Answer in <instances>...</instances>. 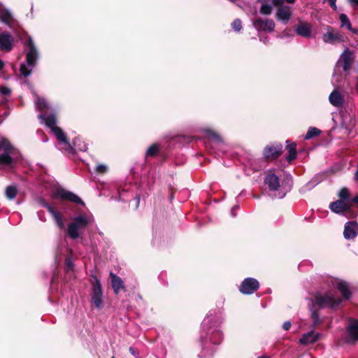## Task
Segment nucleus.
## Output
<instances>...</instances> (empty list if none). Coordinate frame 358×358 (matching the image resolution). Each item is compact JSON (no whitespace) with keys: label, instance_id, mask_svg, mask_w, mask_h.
Returning <instances> with one entry per match:
<instances>
[{"label":"nucleus","instance_id":"nucleus-1","mask_svg":"<svg viewBox=\"0 0 358 358\" xmlns=\"http://www.w3.org/2000/svg\"><path fill=\"white\" fill-rule=\"evenodd\" d=\"M38 118L41 120V123H44L51 129V131L57 138L59 150L69 155H73L76 151H87V144L79 137L74 138L73 145L70 143L64 131L60 127L57 126L55 114H50L47 115L45 114L41 113L38 115Z\"/></svg>","mask_w":358,"mask_h":358},{"label":"nucleus","instance_id":"nucleus-2","mask_svg":"<svg viewBox=\"0 0 358 358\" xmlns=\"http://www.w3.org/2000/svg\"><path fill=\"white\" fill-rule=\"evenodd\" d=\"M222 320L221 314L213 310L209 312L201 323L202 334L205 336L210 334L209 339L214 345L220 344L222 340V334L218 329Z\"/></svg>","mask_w":358,"mask_h":358},{"label":"nucleus","instance_id":"nucleus-3","mask_svg":"<svg viewBox=\"0 0 358 358\" xmlns=\"http://www.w3.org/2000/svg\"><path fill=\"white\" fill-rule=\"evenodd\" d=\"M28 48L26 55V62L20 66V73L24 77H28L31 74L33 68L36 64L38 58V52L37 48L31 36H28L27 42L24 43Z\"/></svg>","mask_w":358,"mask_h":358},{"label":"nucleus","instance_id":"nucleus-4","mask_svg":"<svg viewBox=\"0 0 358 358\" xmlns=\"http://www.w3.org/2000/svg\"><path fill=\"white\" fill-rule=\"evenodd\" d=\"M0 165L4 168L11 169L17 160V150L6 138L0 140Z\"/></svg>","mask_w":358,"mask_h":358},{"label":"nucleus","instance_id":"nucleus-5","mask_svg":"<svg viewBox=\"0 0 358 358\" xmlns=\"http://www.w3.org/2000/svg\"><path fill=\"white\" fill-rule=\"evenodd\" d=\"M94 221L92 215H79L72 218V222L68 227L69 236L72 239H76L80 236V231L85 229Z\"/></svg>","mask_w":358,"mask_h":358},{"label":"nucleus","instance_id":"nucleus-6","mask_svg":"<svg viewBox=\"0 0 358 358\" xmlns=\"http://www.w3.org/2000/svg\"><path fill=\"white\" fill-rule=\"evenodd\" d=\"M264 183L268 187L272 197L282 199L286 192L281 189L279 177L273 173H268L264 178Z\"/></svg>","mask_w":358,"mask_h":358},{"label":"nucleus","instance_id":"nucleus-7","mask_svg":"<svg viewBox=\"0 0 358 358\" xmlns=\"http://www.w3.org/2000/svg\"><path fill=\"white\" fill-rule=\"evenodd\" d=\"M315 304L320 308L330 307L334 308L340 304L341 299L332 292L324 293L318 292L315 296Z\"/></svg>","mask_w":358,"mask_h":358},{"label":"nucleus","instance_id":"nucleus-8","mask_svg":"<svg viewBox=\"0 0 358 358\" xmlns=\"http://www.w3.org/2000/svg\"><path fill=\"white\" fill-rule=\"evenodd\" d=\"M354 59V52L350 50L348 48L345 49L335 65L334 76L337 73L348 71L350 69Z\"/></svg>","mask_w":358,"mask_h":358},{"label":"nucleus","instance_id":"nucleus-9","mask_svg":"<svg viewBox=\"0 0 358 358\" xmlns=\"http://www.w3.org/2000/svg\"><path fill=\"white\" fill-rule=\"evenodd\" d=\"M90 302L98 310L103 308L104 305L101 284L97 278H94V282L92 285Z\"/></svg>","mask_w":358,"mask_h":358},{"label":"nucleus","instance_id":"nucleus-10","mask_svg":"<svg viewBox=\"0 0 358 358\" xmlns=\"http://www.w3.org/2000/svg\"><path fill=\"white\" fill-rule=\"evenodd\" d=\"M259 287V283L257 280L253 278H246L239 286V291L243 294H252Z\"/></svg>","mask_w":358,"mask_h":358},{"label":"nucleus","instance_id":"nucleus-11","mask_svg":"<svg viewBox=\"0 0 358 358\" xmlns=\"http://www.w3.org/2000/svg\"><path fill=\"white\" fill-rule=\"evenodd\" d=\"M347 341L355 343L358 341V320L349 318L347 322Z\"/></svg>","mask_w":358,"mask_h":358},{"label":"nucleus","instance_id":"nucleus-12","mask_svg":"<svg viewBox=\"0 0 358 358\" xmlns=\"http://www.w3.org/2000/svg\"><path fill=\"white\" fill-rule=\"evenodd\" d=\"M252 24L257 31L271 32L273 31L275 27L274 21L271 19L257 17L253 20Z\"/></svg>","mask_w":358,"mask_h":358},{"label":"nucleus","instance_id":"nucleus-13","mask_svg":"<svg viewBox=\"0 0 358 358\" xmlns=\"http://www.w3.org/2000/svg\"><path fill=\"white\" fill-rule=\"evenodd\" d=\"M55 194L63 200H68L76 203L84 205L83 201L78 195L64 188L56 189Z\"/></svg>","mask_w":358,"mask_h":358},{"label":"nucleus","instance_id":"nucleus-14","mask_svg":"<svg viewBox=\"0 0 358 358\" xmlns=\"http://www.w3.org/2000/svg\"><path fill=\"white\" fill-rule=\"evenodd\" d=\"M282 152V145L280 143H275L267 145L263 152V155L266 159H276Z\"/></svg>","mask_w":358,"mask_h":358},{"label":"nucleus","instance_id":"nucleus-15","mask_svg":"<svg viewBox=\"0 0 358 358\" xmlns=\"http://www.w3.org/2000/svg\"><path fill=\"white\" fill-rule=\"evenodd\" d=\"M294 29L295 33L303 38H308L312 36L313 27L308 22H299Z\"/></svg>","mask_w":358,"mask_h":358},{"label":"nucleus","instance_id":"nucleus-16","mask_svg":"<svg viewBox=\"0 0 358 358\" xmlns=\"http://www.w3.org/2000/svg\"><path fill=\"white\" fill-rule=\"evenodd\" d=\"M322 41L325 43L333 44L336 42L343 41V36L340 31H334L331 27H327V32L322 36Z\"/></svg>","mask_w":358,"mask_h":358},{"label":"nucleus","instance_id":"nucleus-17","mask_svg":"<svg viewBox=\"0 0 358 358\" xmlns=\"http://www.w3.org/2000/svg\"><path fill=\"white\" fill-rule=\"evenodd\" d=\"M13 38L7 31H0V50L10 51L13 48Z\"/></svg>","mask_w":358,"mask_h":358},{"label":"nucleus","instance_id":"nucleus-18","mask_svg":"<svg viewBox=\"0 0 358 358\" xmlns=\"http://www.w3.org/2000/svg\"><path fill=\"white\" fill-rule=\"evenodd\" d=\"M358 234V224L349 221L345 223L343 236L346 239H353Z\"/></svg>","mask_w":358,"mask_h":358},{"label":"nucleus","instance_id":"nucleus-19","mask_svg":"<svg viewBox=\"0 0 358 358\" xmlns=\"http://www.w3.org/2000/svg\"><path fill=\"white\" fill-rule=\"evenodd\" d=\"M329 208L335 213L343 214L350 209V206L347 201L337 200L330 204Z\"/></svg>","mask_w":358,"mask_h":358},{"label":"nucleus","instance_id":"nucleus-20","mask_svg":"<svg viewBox=\"0 0 358 358\" xmlns=\"http://www.w3.org/2000/svg\"><path fill=\"white\" fill-rule=\"evenodd\" d=\"M321 334L314 331H310L308 333L303 334L300 338L299 342L302 345L313 344L318 341Z\"/></svg>","mask_w":358,"mask_h":358},{"label":"nucleus","instance_id":"nucleus-21","mask_svg":"<svg viewBox=\"0 0 358 358\" xmlns=\"http://www.w3.org/2000/svg\"><path fill=\"white\" fill-rule=\"evenodd\" d=\"M334 285L335 287L341 292L344 299H350L351 296V292L350 291L348 282L341 280H335Z\"/></svg>","mask_w":358,"mask_h":358},{"label":"nucleus","instance_id":"nucleus-22","mask_svg":"<svg viewBox=\"0 0 358 358\" xmlns=\"http://www.w3.org/2000/svg\"><path fill=\"white\" fill-rule=\"evenodd\" d=\"M276 17L278 20L287 24L291 17L290 8L289 6L279 7L276 13Z\"/></svg>","mask_w":358,"mask_h":358},{"label":"nucleus","instance_id":"nucleus-23","mask_svg":"<svg viewBox=\"0 0 358 358\" xmlns=\"http://www.w3.org/2000/svg\"><path fill=\"white\" fill-rule=\"evenodd\" d=\"M329 101L331 105L335 107H340L343 105L344 97L340 92L334 90L329 96Z\"/></svg>","mask_w":358,"mask_h":358},{"label":"nucleus","instance_id":"nucleus-24","mask_svg":"<svg viewBox=\"0 0 358 358\" xmlns=\"http://www.w3.org/2000/svg\"><path fill=\"white\" fill-rule=\"evenodd\" d=\"M48 212L55 220L57 226L62 229L64 227V217L62 214L52 207H48Z\"/></svg>","mask_w":358,"mask_h":358},{"label":"nucleus","instance_id":"nucleus-25","mask_svg":"<svg viewBox=\"0 0 358 358\" xmlns=\"http://www.w3.org/2000/svg\"><path fill=\"white\" fill-rule=\"evenodd\" d=\"M111 285L115 294H118L120 291L124 288V282L122 279L114 273H110Z\"/></svg>","mask_w":358,"mask_h":358},{"label":"nucleus","instance_id":"nucleus-26","mask_svg":"<svg viewBox=\"0 0 358 358\" xmlns=\"http://www.w3.org/2000/svg\"><path fill=\"white\" fill-rule=\"evenodd\" d=\"M34 95L35 107L37 110L42 111L45 109L49 108V103L45 99L38 96L35 93Z\"/></svg>","mask_w":358,"mask_h":358},{"label":"nucleus","instance_id":"nucleus-27","mask_svg":"<svg viewBox=\"0 0 358 358\" xmlns=\"http://www.w3.org/2000/svg\"><path fill=\"white\" fill-rule=\"evenodd\" d=\"M286 147L288 150V155L286 157V159L288 162H291L296 157V145L294 143L290 142V141H286Z\"/></svg>","mask_w":358,"mask_h":358},{"label":"nucleus","instance_id":"nucleus-28","mask_svg":"<svg viewBox=\"0 0 358 358\" xmlns=\"http://www.w3.org/2000/svg\"><path fill=\"white\" fill-rule=\"evenodd\" d=\"M0 20L2 22L10 24L13 20L12 14L6 8H0Z\"/></svg>","mask_w":358,"mask_h":358},{"label":"nucleus","instance_id":"nucleus-29","mask_svg":"<svg viewBox=\"0 0 358 358\" xmlns=\"http://www.w3.org/2000/svg\"><path fill=\"white\" fill-rule=\"evenodd\" d=\"M203 133L205 134L206 136L210 140L214 141L217 143L222 142V137L215 131L209 128L204 129Z\"/></svg>","mask_w":358,"mask_h":358},{"label":"nucleus","instance_id":"nucleus-30","mask_svg":"<svg viewBox=\"0 0 358 358\" xmlns=\"http://www.w3.org/2000/svg\"><path fill=\"white\" fill-rule=\"evenodd\" d=\"M339 20L341 21V27H346L350 31L352 30L350 21L346 14H345V13L341 14L339 16Z\"/></svg>","mask_w":358,"mask_h":358},{"label":"nucleus","instance_id":"nucleus-31","mask_svg":"<svg viewBox=\"0 0 358 358\" xmlns=\"http://www.w3.org/2000/svg\"><path fill=\"white\" fill-rule=\"evenodd\" d=\"M321 131L316 127H309L307 133L305 135V139L309 140L320 134Z\"/></svg>","mask_w":358,"mask_h":358},{"label":"nucleus","instance_id":"nucleus-32","mask_svg":"<svg viewBox=\"0 0 358 358\" xmlns=\"http://www.w3.org/2000/svg\"><path fill=\"white\" fill-rule=\"evenodd\" d=\"M17 195V189L15 186H8L6 189V196L10 199L13 200L15 198Z\"/></svg>","mask_w":358,"mask_h":358},{"label":"nucleus","instance_id":"nucleus-33","mask_svg":"<svg viewBox=\"0 0 358 358\" xmlns=\"http://www.w3.org/2000/svg\"><path fill=\"white\" fill-rule=\"evenodd\" d=\"M159 150L160 148L159 145L152 144L148 148L145 154L147 157H154L159 152Z\"/></svg>","mask_w":358,"mask_h":358},{"label":"nucleus","instance_id":"nucleus-34","mask_svg":"<svg viewBox=\"0 0 358 358\" xmlns=\"http://www.w3.org/2000/svg\"><path fill=\"white\" fill-rule=\"evenodd\" d=\"M311 318L313 320V326L315 327L320 323V318L318 313L314 310V305L310 308Z\"/></svg>","mask_w":358,"mask_h":358},{"label":"nucleus","instance_id":"nucleus-35","mask_svg":"<svg viewBox=\"0 0 358 358\" xmlns=\"http://www.w3.org/2000/svg\"><path fill=\"white\" fill-rule=\"evenodd\" d=\"M273 6L271 4L264 3L262 2L260 13L264 15H270L272 12Z\"/></svg>","mask_w":358,"mask_h":358},{"label":"nucleus","instance_id":"nucleus-36","mask_svg":"<svg viewBox=\"0 0 358 358\" xmlns=\"http://www.w3.org/2000/svg\"><path fill=\"white\" fill-rule=\"evenodd\" d=\"M338 196L340 197L339 200L346 201L349 196L348 189L347 188H342L339 192Z\"/></svg>","mask_w":358,"mask_h":358},{"label":"nucleus","instance_id":"nucleus-37","mask_svg":"<svg viewBox=\"0 0 358 358\" xmlns=\"http://www.w3.org/2000/svg\"><path fill=\"white\" fill-rule=\"evenodd\" d=\"M232 28L236 31H239L242 29V22L240 19H235L231 23Z\"/></svg>","mask_w":358,"mask_h":358},{"label":"nucleus","instance_id":"nucleus-38","mask_svg":"<svg viewBox=\"0 0 358 358\" xmlns=\"http://www.w3.org/2000/svg\"><path fill=\"white\" fill-rule=\"evenodd\" d=\"M0 93L3 96H10L11 94V90L8 87L6 86H1L0 87Z\"/></svg>","mask_w":358,"mask_h":358},{"label":"nucleus","instance_id":"nucleus-39","mask_svg":"<svg viewBox=\"0 0 358 358\" xmlns=\"http://www.w3.org/2000/svg\"><path fill=\"white\" fill-rule=\"evenodd\" d=\"M96 171L99 173H105L108 171V166L105 164H98L96 166Z\"/></svg>","mask_w":358,"mask_h":358},{"label":"nucleus","instance_id":"nucleus-40","mask_svg":"<svg viewBox=\"0 0 358 358\" xmlns=\"http://www.w3.org/2000/svg\"><path fill=\"white\" fill-rule=\"evenodd\" d=\"M65 266L67 271H70L73 269V263L72 261V259L71 257H66L65 259Z\"/></svg>","mask_w":358,"mask_h":358},{"label":"nucleus","instance_id":"nucleus-41","mask_svg":"<svg viewBox=\"0 0 358 358\" xmlns=\"http://www.w3.org/2000/svg\"><path fill=\"white\" fill-rule=\"evenodd\" d=\"M38 203L45 207V208H47V210H48V207H52L48 203H47L43 198H40L38 200Z\"/></svg>","mask_w":358,"mask_h":358},{"label":"nucleus","instance_id":"nucleus-42","mask_svg":"<svg viewBox=\"0 0 358 358\" xmlns=\"http://www.w3.org/2000/svg\"><path fill=\"white\" fill-rule=\"evenodd\" d=\"M329 6L334 10H337L336 0H327Z\"/></svg>","mask_w":358,"mask_h":358},{"label":"nucleus","instance_id":"nucleus-43","mask_svg":"<svg viewBox=\"0 0 358 358\" xmlns=\"http://www.w3.org/2000/svg\"><path fill=\"white\" fill-rule=\"evenodd\" d=\"M291 322L289 321H286L283 323L282 324V328L285 330V331H287L290 329L291 327Z\"/></svg>","mask_w":358,"mask_h":358},{"label":"nucleus","instance_id":"nucleus-44","mask_svg":"<svg viewBox=\"0 0 358 358\" xmlns=\"http://www.w3.org/2000/svg\"><path fill=\"white\" fill-rule=\"evenodd\" d=\"M348 2L353 8L358 7V0H348Z\"/></svg>","mask_w":358,"mask_h":358},{"label":"nucleus","instance_id":"nucleus-45","mask_svg":"<svg viewBox=\"0 0 358 358\" xmlns=\"http://www.w3.org/2000/svg\"><path fill=\"white\" fill-rule=\"evenodd\" d=\"M282 1H283V0H273V4L275 6H278L279 7L282 6Z\"/></svg>","mask_w":358,"mask_h":358},{"label":"nucleus","instance_id":"nucleus-46","mask_svg":"<svg viewBox=\"0 0 358 358\" xmlns=\"http://www.w3.org/2000/svg\"><path fill=\"white\" fill-rule=\"evenodd\" d=\"M239 208L238 206H234V207H232V208L231 209V214L233 217H235L236 216V213H235V211Z\"/></svg>","mask_w":358,"mask_h":358},{"label":"nucleus","instance_id":"nucleus-47","mask_svg":"<svg viewBox=\"0 0 358 358\" xmlns=\"http://www.w3.org/2000/svg\"><path fill=\"white\" fill-rule=\"evenodd\" d=\"M206 340L207 338H204V336L202 335L201 336V343L203 344V345H206Z\"/></svg>","mask_w":358,"mask_h":358},{"label":"nucleus","instance_id":"nucleus-48","mask_svg":"<svg viewBox=\"0 0 358 358\" xmlns=\"http://www.w3.org/2000/svg\"><path fill=\"white\" fill-rule=\"evenodd\" d=\"M352 201L358 204V196L353 197Z\"/></svg>","mask_w":358,"mask_h":358},{"label":"nucleus","instance_id":"nucleus-49","mask_svg":"<svg viewBox=\"0 0 358 358\" xmlns=\"http://www.w3.org/2000/svg\"><path fill=\"white\" fill-rule=\"evenodd\" d=\"M4 67V62L3 60L0 59V71L3 69Z\"/></svg>","mask_w":358,"mask_h":358},{"label":"nucleus","instance_id":"nucleus-50","mask_svg":"<svg viewBox=\"0 0 358 358\" xmlns=\"http://www.w3.org/2000/svg\"><path fill=\"white\" fill-rule=\"evenodd\" d=\"M129 352L133 355H135L134 349L131 347L129 348Z\"/></svg>","mask_w":358,"mask_h":358},{"label":"nucleus","instance_id":"nucleus-51","mask_svg":"<svg viewBox=\"0 0 358 358\" xmlns=\"http://www.w3.org/2000/svg\"><path fill=\"white\" fill-rule=\"evenodd\" d=\"M136 199H137V205H138L139 203V201H140V197L137 196Z\"/></svg>","mask_w":358,"mask_h":358},{"label":"nucleus","instance_id":"nucleus-52","mask_svg":"<svg viewBox=\"0 0 358 358\" xmlns=\"http://www.w3.org/2000/svg\"><path fill=\"white\" fill-rule=\"evenodd\" d=\"M258 358H268V357H266V356H260V357H259Z\"/></svg>","mask_w":358,"mask_h":358},{"label":"nucleus","instance_id":"nucleus-53","mask_svg":"<svg viewBox=\"0 0 358 358\" xmlns=\"http://www.w3.org/2000/svg\"><path fill=\"white\" fill-rule=\"evenodd\" d=\"M258 1H260V2H265L266 0H258Z\"/></svg>","mask_w":358,"mask_h":358},{"label":"nucleus","instance_id":"nucleus-54","mask_svg":"<svg viewBox=\"0 0 358 358\" xmlns=\"http://www.w3.org/2000/svg\"><path fill=\"white\" fill-rule=\"evenodd\" d=\"M112 358H114V357H112Z\"/></svg>","mask_w":358,"mask_h":358}]
</instances>
